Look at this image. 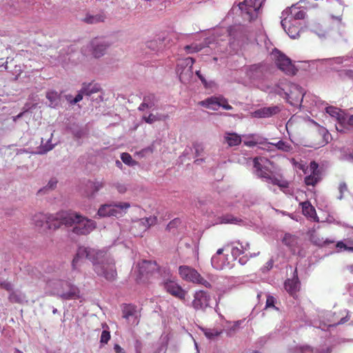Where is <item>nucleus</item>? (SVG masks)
<instances>
[{
	"label": "nucleus",
	"instance_id": "obj_17",
	"mask_svg": "<svg viewBox=\"0 0 353 353\" xmlns=\"http://www.w3.org/2000/svg\"><path fill=\"white\" fill-rule=\"evenodd\" d=\"M285 289L291 294H295L300 289V281L298 277L297 270L295 269L292 279H287L284 283Z\"/></svg>",
	"mask_w": 353,
	"mask_h": 353
},
{
	"label": "nucleus",
	"instance_id": "obj_9",
	"mask_svg": "<svg viewBox=\"0 0 353 353\" xmlns=\"http://www.w3.org/2000/svg\"><path fill=\"white\" fill-rule=\"evenodd\" d=\"M261 6L262 0H244L239 4V8L248 15V19L252 21L256 18Z\"/></svg>",
	"mask_w": 353,
	"mask_h": 353
},
{
	"label": "nucleus",
	"instance_id": "obj_53",
	"mask_svg": "<svg viewBox=\"0 0 353 353\" xmlns=\"http://www.w3.org/2000/svg\"><path fill=\"white\" fill-rule=\"evenodd\" d=\"M0 287L8 292L12 291V285L8 281H4L1 282Z\"/></svg>",
	"mask_w": 353,
	"mask_h": 353
},
{
	"label": "nucleus",
	"instance_id": "obj_56",
	"mask_svg": "<svg viewBox=\"0 0 353 353\" xmlns=\"http://www.w3.org/2000/svg\"><path fill=\"white\" fill-rule=\"evenodd\" d=\"M258 143L263 144V142H257L255 141H246L244 142V144L248 147H254Z\"/></svg>",
	"mask_w": 353,
	"mask_h": 353
},
{
	"label": "nucleus",
	"instance_id": "obj_44",
	"mask_svg": "<svg viewBox=\"0 0 353 353\" xmlns=\"http://www.w3.org/2000/svg\"><path fill=\"white\" fill-rule=\"evenodd\" d=\"M113 186L117 190L120 194L126 192L128 188L125 183L117 182L113 184Z\"/></svg>",
	"mask_w": 353,
	"mask_h": 353
},
{
	"label": "nucleus",
	"instance_id": "obj_63",
	"mask_svg": "<svg viewBox=\"0 0 353 353\" xmlns=\"http://www.w3.org/2000/svg\"><path fill=\"white\" fill-rule=\"evenodd\" d=\"M334 242V240H330V239H326L325 240H323V246L325 245L333 243Z\"/></svg>",
	"mask_w": 353,
	"mask_h": 353
},
{
	"label": "nucleus",
	"instance_id": "obj_2",
	"mask_svg": "<svg viewBox=\"0 0 353 353\" xmlns=\"http://www.w3.org/2000/svg\"><path fill=\"white\" fill-rule=\"evenodd\" d=\"M59 217L61 226H73L72 232L77 235H87L96 228L95 221L74 211H61Z\"/></svg>",
	"mask_w": 353,
	"mask_h": 353
},
{
	"label": "nucleus",
	"instance_id": "obj_62",
	"mask_svg": "<svg viewBox=\"0 0 353 353\" xmlns=\"http://www.w3.org/2000/svg\"><path fill=\"white\" fill-rule=\"evenodd\" d=\"M139 224L143 225L144 230H146L150 228L149 226L147 225V222L144 221V218L140 220Z\"/></svg>",
	"mask_w": 353,
	"mask_h": 353
},
{
	"label": "nucleus",
	"instance_id": "obj_59",
	"mask_svg": "<svg viewBox=\"0 0 353 353\" xmlns=\"http://www.w3.org/2000/svg\"><path fill=\"white\" fill-rule=\"evenodd\" d=\"M57 183V181L56 180L51 179L48 182V186L49 187V188L53 189L56 186Z\"/></svg>",
	"mask_w": 353,
	"mask_h": 353
},
{
	"label": "nucleus",
	"instance_id": "obj_52",
	"mask_svg": "<svg viewBox=\"0 0 353 353\" xmlns=\"http://www.w3.org/2000/svg\"><path fill=\"white\" fill-rule=\"evenodd\" d=\"M323 239H320L317 236H316L315 235H312L311 236V241L316 245H318V246H323Z\"/></svg>",
	"mask_w": 353,
	"mask_h": 353
},
{
	"label": "nucleus",
	"instance_id": "obj_6",
	"mask_svg": "<svg viewBox=\"0 0 353 353\" xmlns=\"http://www.w3.org/2000/svg\"><path fill=\"white\" fill-rule=\"evenodd\" d=\"M272 59L279 70L288 75H294L297 69L292 61L285 54L277 49H274L271 54Z\"/></svg>",
	"mask_w": 353,
	"mask_h": 353
},
{
	"label": "nucleus",
	"instance_id": "obj_12",
	"mask_svg": "<svg viewBox=\"0 0 353 353\" xmlns=\"http://www.w3.org/2000/svg\"><path fill=\"white\" fill-rule=\"evenodd\" d=\"M164 289L168 293L180 300H184L186 296V291L181 285L174 281H166L163 283Z\"/></svg>",
	"mask_w": 353,
	"mask_h": 353
},
{
	"label": "nucleus",
	"instance_id": "obj_4",
	"mask_svg": "<svg viewBox=\"0 0 353 353\" xmlns=\"http://www.w3.org/2000/svg\"><path fill=\"white\" fill-rule=\"evenodd\" d=\"M261 157H256L253 159V166L255 168L256 174L262 179H265L268 183L279 186L281 189L288 188L289 183L285 180L281 174L272 175L263 170V167L259 162Z\"/></svg>",
	"mask_w": 353,
	"mask_h": 353
},
{
	"label": "nucleus",
	"instance_id": "obj_18",
	"mask_svg": "<svg viewBox=\"0 0 353 353\" xmlns=\"http://www.w3.org/2000/svg\"><path fill=\"white\" fill-rule=\"evenodd\" d=\"M326 112L330 116L335 117L338 121V123L336 124L337 131L344 132V123L342 121V119H345L346 115L341 112L339 109L332 106L327 108Z\"/></svg>",
	"mask_w": 353,
	"mask_h": 353
},
{
	"label": "nucleus",
	"instance_id": "obj_60",
	"mask_svg": "<svg viewBox=\"0 0 353 353\" xmlns=\"http://www.w3.org/2000/svg\"><path fill=\"white\" fill-rule=\"evenodd\" d=\"M148 46L150 48H152V50H155L157 48V41H151L148 43Z\"/></svg>",
	"mask_w": 353,
	"mask_h": 353
},
{
	"label": "nucleus",
	"instance_id": "obj_42",
	"mask_svg": "<svg viewBox=\"0 0 353 353\" xmlns=\"http://www.w3.org/2000/svg\"><path fill=\"white\" fill-rule=\"evenodd\" d=\"M240 220L232 215L227 214L222 216V223H237Z\"/></svg>",
	"mask_w": 353,
	"mask_h": 353
},
{
	"label": "nucleus",
	"instance_id": "obj_20",
	"mask_svg": "<svg viewBox=\"0 0 353 353\" xmlns=\"http://www.w3.org/2000/svg\"><path fill=\"white\" fill-rule=\"evenodd\" d=\"M223 249H219L216 254L212 257L211 263L212 266L216 270H223L225 268H231L232 265L230 262H221L220 259L222 258Z\"/></svg>",
	"mask_w": 353,
	"mask_h": 353
},
{
	"label": "nucleus",
	"instance_id": "obj_16",
	"mask_svg": "<svg viewBox=\"0 0 353 353\" xmlns=\"http://www.w3.org/2000/svg\"><path fill=\"white\" fill-rule=\"evenodd\" d=\"M281 111V108L277 106L264 107L255 110L252 113L254 118H268L278 114Z\"/></svg>",
	"mask_w": 353,
	"mask_h": 353
},
{
	"label": "nucleus",
	"instance_id": "obj_19",
	"mask_svg": "<svg viewBox=\"0 0 353 353\" xmlns=\"http://www.w3.org/2000/svg\"><path fill=\"white\" fill-rule=\"evenodd\" d=\"M305 14L306 13L304 10H299V8L296 7L295 6H292L283 12V17H289L291 22H292L293 19H303L305 17Z\"/></svg>",
	"mask_w": 353,
	"mask_h": 353
},
{
	"label": "nucleus",
	"instance_id": "obj_1",
	"mask_svg": "<svg viewBox=\"0 0 353 353\" xmlns=\"http://www.w3.org/2000/svg\"><path fill=\"white\" fill-rule=\"evenodd\" d=\"M87 259L93 264L94 272L98 276H103L106 280L114 281L117 276L115 264L106 256V253L94 248L79 247L72 260V268L77 269L83 260Z\"/></svg>",
	"mask_w": 353,
	"mask_h": 353
},
{
	"label": "nucleus",
	"instance_id": "obj_26",
	"mask_svg": "<svg viewBox=\"0 0 353 353\" xmlns=\"http://www.w3.org/2000/svg\"><path fill=\"white\" fill-rule=\"evenodd\" d=\"M270 145H274L278 150L285 152H290L293 150V148L290 143L282 140L278 141L276 143H268V148H270ZM264 149L269 150V148H264Z\"/></svg>",
	"mask_w": 353,
	"mask_h": 353
},
{
	"label": "nucleus",
	"instance_id": "obj_41",
	"mask_svg": "<svg viewBox=\"0 0 353 353\" xmlns=\"http://www.w3.org/2000/svg\"><path fill=\"white\" fill-rule=\"evenodd\" d=\"M259 254V252H258L257 253L248 252V254H245L243 256L240 257L239 259V262L241 265H245L248 262V261L249 260L250 258L255 257Z\"/></svg>",
	"mask_w": 353,
	"mask_h": 353
},
{
	"label": "nucleus",
	"instance_id": "obj_27",
	"mask_svg": "<svg viewBox=\"0 0 353 353\" xmlns=\"http://www.w3.org/2000/svg\"><path fill=\"white\" fill-rule=\"evenodd\" d=\"M99 91L100 86L98 83H89L83 84L82 92H84L85 96H90L91 94Z\"/></svg>",
	"mask_w": 353,
	"mask_h": 353
},
{
	"label": "nucleus",
	"instance_id": "obj_11",
	"mask_svg": "<svg viewBox=\"0 0 353 353\" xmlns=\"http://www.w3.org/2000/svg\"><path fill=\"white\" fill-rule=\"evenodd\" d=\"M210 301L211 297L207 292L199 290L195 292L192 305L196 310L205 311L210 307Z\"/></svg>",
	"mask_w": 353,
	"mask_h": 353
},
{
	"label": "nucleus",
	"instance_id": "obj_50",
	"mask_svg": "<svg viewBox=\"0 0 353 353\" xmlns=\"http://www.w3.org/2000/svg\"><path fill=\"white\" fill-rule=\"evenodd\" d=\"M144 221L147 222V225L150 227L154 225L157 223V217L155 216H150L149 217L144 218Z\"/></svg>",
	"mask_w": 353,
	"mask_h": 353
},
{
	"label": "nucleus",
	"instance_id": "obj_13",
	"mask_svg": "<svg viewBox=\"0 0 353 353\" xmlns=\"http://www.w3.org/2000/svg\"><path fill=\"white\" fill-rule=\"evenodd\" d=\"M138 267L141 276H149L161 272V268L156 261L143 260L139 263Z\"/></svg>",
	"mask_w": 353,
	"mask_h": 353
},
{
	"label": "nucleus",
	"instance_id": "obj_49",
	"mask_svg": "<svg viewBox=\"0 0 353 353\" xmlns=\"http://www.w3.org/2000/svg\"><path fill=\"white\" fill-rule=\"evenodd\" d=\"M336 247L340 249H344L345 250L349 252H353V246H348L347 244L344 243L343 241H338L336 244Z\"/></svg>",
	"mask_w": 353,
	"mask_h": 353
},
{
	"label": "nucleus",
	"instance_id": "obj_45",
	"mask_svg": "<svg viewBox=\"0 0 353 353\" xmlns=\"http://www.w3.org/2000/svg\"><path fill=\"white\" fill-rule=\"evenodd\" d=\"M110 339V333L109 331L103 330L101 335L100 342L101 343L107 344Z\"/></svg>",
	"mask_w": 353,
	"mask_h": 353
},
{
	"label": "nucleus",
	"instance_id": "obj_21",
	"mask_svg": "<svg viewBox=\"0 0 353 353\" xmlns=\"http://www.w3.org/2000/svg\"><path fill=\"white\" fill-rule=\"evenodd\" d=\"M104 186L105 183L103 181H89L87 184V195L94 196Z\"/></svg>",
	"mask_w": 353,
	"mask_h": 353
},
{
	"label": "nucleus",
	"instance_id": "obj_24",
	"mask_svg": "<svg viewBox=\"0 0 353 353\" xmlns=\"http://www.w3.org/2000/svg\"><path fill=\"white\" fill-rule=\"evenodd\" d=\"M224 141L229 147L239 145L241 143V137L234 132H225Z\"/></svg>",
	"mask_w": 353,
	"mask_h": 353
},
{
	"label": "nucleus",
	"instance_id": "obj_61",
	"mask_svg": "<svg viewBox=\"0 0 353 353\" xmlns=\"http://www.w3.org/2000/svg\"><path fill=\"white\" fill-rule=\"evenodd\" d=\"M146 108H149L148 105L143 101V102L141 103V105L139 107V110H144Z\"/></svg>",
	"mask_w": 353,
	"mask_h": 353
},
{
	"label": "nucleus",
	"instance_id": "obj_58",
	"mask_svg": "<svg viewBox=\"0 0 353 353\" xmlns=\"http://www.w3.org/2000/svg\"><path fill=\"white\" fill-rule=\"evenodd\" d=\"M227 103H228V101L225 98H223L222 97H221L219 98V106H221L223 108V105H226Z\"/></svg>",
	"mask_w": 353,
	"mask_h": 353
},
{
	"label": "nucleus",
	"instance_id": "obj_38",
	"mask_svg": "<svg viewBox=\"0 0 353 353\" xmlns=\"http://www.w3.org/2000/svg\"><path fill=\"white\" fill-rule=\"evenodd\" d=\"M319 175L310 174V175L305 176V183L307 185H315L316 183L319 181Z\"/></svg>",
	"mask_w": 353,
	"mask_h": 353
},
{
	"label": "nucleus",
	"instance_id": "obj_25",
	"mask_svg": "<svg viewBox=\"0 0 353 353\" xmlns=\"http://www.w3.org/2000/svg\"><path fill=\"white\" fill-rule=\"evenodd\" d=\"M123 318L129 319L130 317L137 318V306L132 304H124L122 308Z\"/></svg>",
	"mask_w": 353,
	"mask_h": 353
},
{
	"label": "nucleus",
	"instance_id": "obj_48",
	"mask_svg": "<svg viewBox=\"0 0 353 353\" xmlns=\"http://www.w3.org/2000/svg\"><path fill=\"white\" fill-rule=\"evenodd\" d=\"M342 121L344 123V130L347 128V126L353 127V114L347 116L345 119H342Z\"/></svg>",
	"mask_w": 353,
	"mask_h": 353
},
{
	"label": "nucleus",
	"instance_id": "obj_64",
	"mask_svg": "<svg viewBox=\"0 0 353 353\" xmlns=\"http://www.w3.org/2000/svg\"><path fill=\"white\" fill-rule=\"evenodd\" d=\"M347 270L353 274V264L347 266Z\"/></svg>",
	"mask_w": 353,
	"mask_h": 353
},
{
	"label": "nucleus",
	"instance_id": "obj_5",
	"mask_svg": "<svg viewBox=\"0 0 353 353\" xmlns=\"http://www.w3.org/2000/svg\"><path fill=\"white\" fill-rule=\"evenodd\" d=\"M130 208V203L120 202L114 204L102 205L97 212L99 216H115L121 217L126 213Z\"/></svg>",
	"mask_w": 353,
	"mask_h": 353
},
{
	"label": "nucleus",
	"instance_id": "obj_8",
	"mask_svg": "<svg viewBox=\"0 0 353 353\" xmlns=\"http://www.w3.org/2000/svg\"><path fill=\"white\" fill-rule=\"evenodd\" d=\"M60 214L61 212L55 214L39 213L34 215L33 221L34 225L37 227H43V224L46 223L48 229L55 230L61 227V219H59Z\"/></svg>",
	"mask_w": 353,
	"mask_h": 353
},
{
	"label": "nucleus",
	"instance_id": "obj_15",
	"mask_svg": "<svg viewBox=\"0 0 353 353\" xmlns=\"http://www.w3.org/2000/svg\"><path fill=\"white\" fill-rule=\"evenodd\" d=\"M281 23L283 28L291 38L296 39L299 37V27L291 22L289 17H283Z\"/></svg>",
	"mask_w": 353,
	"mask_h": 353
},
{
	"label": "nucleus",
	"instance_id": "obj_46",
	"mask_svg": "<svg viewBox=\"0 0 353 353\" xmlns=\"http://www.w3.org/2000/svg\"><path fill=\"white\" fill-rule=\"evenodd\" d=\"M339 190L340 195L339 196V199H342L343 197L344 193L348 191L347 184L345 182H341L339 185Z\"/></svg>",
	"mask_w": 353,
	"mask_h": 353
},
{
	"label": "nucleus",
	"instance_id": "obj_35",
	"mask_svg": "<svg viewBox=\"0 0 353 353\" xmlns=\"http://www.w3.org/2000/svg\"><path fill=\"white\" fill-rule=\"evenodd\" d=\"M194 62H195V60L193 58L187 57L181 61V63L179 64H178V67H179V65H185L186 67H188V71L191 73L192 70V66H193Z\"/></svg>",
	"mask_w": 353,
	"mask_h": 353
},
{
	"label": "nucleus",
	"instance_id": "obj_33",
	"mask_svg": "<svg viewBox=\"0 0 353 353\" xmlns=\"http://www.w3.org/2000/svg\"><path fill=\"white\" fill-rule=\"evenodd\" d=\"M46 98L50 101V105H56L57 104L59 95L55 91H50L46 93Z\"/></svg>",
	"mask_w": 353,
	"mask_h": 353
},
{
	"label": "nucleus",
	"instance_id": "obj_54",
	"mask_svg": "<svg viewBox=\"0 0 353 353\" xmlns=\"http://www.w3.org/2000/svg\"><path fill=\"white\" fill-rule=\"evenodd\" d=\"M185 50H187L189 53H192V52H199L201 50V48H199L196 45H195V46L190 45V46H186L185 47Z\"/></svg>",
	"mask_w": 353,
	"mask_h": 353
},
{
	"label": "nucleus",
	"instance_id": "obj_43",
	"mask_svg": "<svg viewBox=\"0 0 353 353\" xmlns=\"http://www.w3.org/2000/svg\"><path fill=\"white\" fill-rule=\"evenodd\" d=\"M143 120H144L147 123L152 124L155 121L161 120V119L157 115L150 114L148 116H143Z\"/></svg>",
	"mask_w": 353,
	"mask_h": 353
},
{
	"label": "nucleus",
	"instance_id": "obj_3",
	"mask_svg": "<svg viewBox=\"0 0 353 353\" xmlns=\"http://www.w3.org/2000/svg\"><path fill=\"white\" fill-rule=\"evenodd\" d=\"M46 294L58 296L64 300H74L80 298V290L72 283L61 279H49L46 285Z\"/></svg>",
	"mask_w": 353,
	"mask_h": 353
},
{
	"label": "nucleus",
	"instance_id": "obj_23",
	"mask_svg": "<svg viewBox=\"0 0 353 353\" xmlns=\"http://www.w3.org/2000/svg\"><path fill=\"white\" fill-rule=\"evenodd\" d=\"M105 15L103 12H101L96 14L87 13L82 21L88 24H94L104 21Z\"/></svg>",
	"mask_w": 353,
	"mask_h": 353
},
{
	"label": "nucleus",
	"instance_id": "obj_55",
	"mask_svg": "<svg viewBox=\"0 0 353 353\" xmlns=\"http://www.w3.org/2000/svg\"><path fill=\"white\" fill-rule=\"evenodd\" d=\"M85 95L84 92H82V88L80 90L79 93L76 95L73 100L74 103H77L83 99V96Z\"/></svg>",
	"mask_w": 353,
	"mask_h": 353
},
{
	"label": "nucleus",
	"instance_id": "obj_31",
	"mask_svg": "<svg viewBox=\"0 0 353 353\" xmlns=\"http://www.w3.org/2000/svg\"><path fill=\"white\" fill-rule=\"evenodd\" d=\"M25 295L21 292L12 291L8 296V300L12 303H23Z\"/></svg>",
	"mask_w": 353,
	"mask_h": 353
},
{
	"label": "nucleus",
	"instance_id": "obj_57",
	"mask_svg": "<svg viewBox=\"0 0 353 353\" xmlns=\"http://www.w3.org/2000/svg\"><path fill=\"white\" fill-rule=\"evenodd\" d=\"M114 350L116 353H125L123 349L119 344L114 345Z\"/></svg>",
	"mask_w": 353,
	"mask_h": 353
},
{
	"label": "nucleus",
	"instance_id": "obj_51",
	"mask_svg": "<svg viewBox=\"0 0 353 353\" xmlns=\"http://www.w3.org/2000/svg\"><path fill=\"white\" fill-rule=\"evenodd\" d=\"M274 303H275L274 297L271 295H268L267 296V299H266L265 307H275Z\"/></svg>",
	"mask_w": 353,
	"mask_h": 353
},
{
	"label": "nucleus",
	"instance_id": "obj_14",
	"mask_svg": "<svg viewBox=\"0 0 353 353\" xmlns=\"http://www.w3.org/2000/svg\"><path fill=\"white\" fill-rule=\"evenodd\" d=\"M92 48V53L95 58H99L102 57L109 46L108 43L104 40L99 39H94L91 42Z\"/></svg>",
	"mask_w": 353,
	"mask_h": 353
},
{
	"label": "nucleus",
	"instance_id": "obj_47",
	"mask_svg": "<svg viewBox=\"0 0 353 353\" xmlns=\"http://www.w3.org/2000/svg\"><path fill=\"white\" fill-rule=\"evenodd\" d=\"M310 170H311V174L319 175L320 171L319 170V164L316 161H312L310 164Z\"/></svg>",
	"mask_w": 353,
	"mask_h": 353
},
{
	"label": "nucleus",
	"instance_id": "obj_10",
	"mask_svg": "<svg viewBox=\"0 0 353 353\" xmlns=\"http://www.w3.org/2000/svg\"><path fill=\"white\" fill-rule=\"evenodd\" d=\"M287 90H284V94L288 101L292 105L299 104L303 98V89L296 84H290L288 85Z\"/></svg>",
	"mask_w": 353,
	"mask_h": 353
},
{
	"label": "nucleus",
	"instance_id": "obj_37",
	"mask_svg": "<svg viewBox=\"0 0 353 353\" xmlns=\"http://www.w3.org/2000/svg\"><path fill=\"white\" fill-rule=\"evenodd\" d=\"M296 353H320L317 350H314L309 345H302L296 348Z\"/></svg>",
	"mask_w": 353,
	"mask_h": 353
},
{
	"label": "nucleus",
	"instance_id": "obj_39",
	"mask_svg": "<svg viewBox=\"0 0 353 353\" xmlns=\"http://www.w3.org/2000/svg\"><path fill=\"white\" fill-rule=\"evenodd\" d=\"M264 69V65L262 63L251 65L249 68V72L252 74L254 73H261Z\"/></svg>",
	"mask_w": 353,
	"mask_h": 353
},
{
	"label": "nucleus",
	"instance_id": "obj_30",
	"mask_svg": "<svg viewBox=\"0 0 353 353\" xmlns=\"http://www.w3.org/2000/svg\"><path fill=\"white\" fill-rule=\"evenodd\" d=\"M219 98L220 97H211L210 98L206 99L204 101H201L200 104L203 106L208 108H211L212 110H216V106H219Z\"/></svg>",
	"mask_w": 353,
	"mask_h": 353
},
{
	"label": "nucleus",
	"instance_id": "obj_40",
	"mask_svg": "<svg viewBox=\"0 0 353 353\" xmlns=\"http://www.w3.org/2000/svg\"><path fill=\"white\" fill-rule=\"evenodd\" d=\"M143 101L146 103L149 108H152L155 105L156 97L153 94H149L143 97Z\"/></svg>",
	"mask_w": 353,
	"mask_h": 353
},
{
	"label": "nucleus",
	"instance_id": "obj_29",
	"mask_svg": "<svg viewBox=\"0 0 353 353\" xmlns=\"http://www.w3.org/2000/svg\"><path fill=\"white\" fill-rule=\"evenodd\" d=\"M300 205L302 206V212L305 216L312 218L316 214V210L310 201L302 202Z\"/></svg>",
	"mask_w": 353,
	"mask_h": 353
},
{
	"label": "nucleus",
	"instance_id": "obj_22",
	"mask_svg": "<svg viewBox=\"0 0 353 353\" xmlns=\"http://www.w3.org/2000/svg\"><path fill=\"white\" fill-rule=\"evenodd\" d=\"M236 243L239 246H234L232 248L231 254L234 259H236L241 254H247L246 252L250 250V244L248 242L236 241Z\"/></svg>",
	"mask_w": 353,
	"mask_h": 353
},
{
	"label": "nucleus",
	"instance_id": "obj_34",
	"mask_svg": "<svg viewBox=\"0 0 353 353\" xmlns=\"http://www.w3.org/2000/svg\"><path fill=\"white\" fill-rule=\"evenodd\" d=\"M121 159L125 164L128 165H135L137 164V162L133 160L132 156L127 152H123L121 154Z\"/></svg>",
	"mask_w": 353,
	"mask_h": 353
},
{
	"label": "nucleus",
	"instance_id": "obj_36",
	"mask_svg": "<svg viewBox=\"0 0 353 353\" xmlns=\"http://www.w3.org/2000/svg\"><path fill=\"white\" fill-rule=\"evenodd\" d=\"M339 76L342 80L350 79L353 81V70H341L339 71Z\"/></svg>",
	"mask_w": 353,
	"mask_h": 353
},
{
	"label": "nucleus",
	"instance_id": "obj_28",
	"mask_svg": "<svg viewBox=\"0 0 353 353\" xmlns=\"http://www.w3.org/2000/svg\"><path fill=\"white\" fill-rule=\"evenodd\" d=\"M283 243L292 250L298 245V237L290 234H285L283 239Z\"/></svg>",
	"mask_w": 353,
	"mask_h": 353
},
{
	"label": "nucleus",
	"instance_id": "obj_7",
	"mask_svg": "<svg viewBox=\"0 0 353 353\" xmlns=\"http://www.w3.org/2000/svg\"><path fill=\"white\" fill-rule=\"evenodd\" d=\"M179 273L182 279L199 284L210 288L211 284L205 280L201 275L194 268L188 265H181L179 268Z\"/></svg>",
	"mask_w": 353,
	"mask_h": 353
},
{
	"label": "nucleus",
	"instance_id": "obj_32",
	"mask_svg": "<svg viewBox=\"0 0 353 353\" xmlns=\"http://www.w3.org/2000/svg\"><path fill=\"white\" fill-rule=\"evenodd\" d=\"M203 331L205 336L209 339H212L222 333V330L215 328H205Z\"/></svg>",
	"mask_w": 353,
	"mask_h": 353
}]
</instances>
